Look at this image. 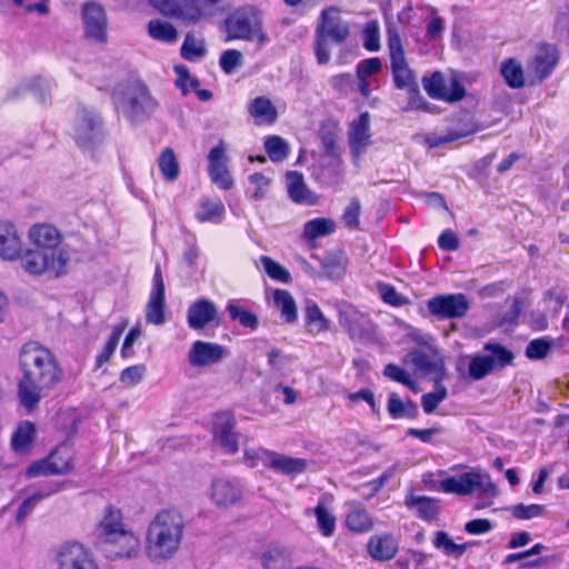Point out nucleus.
Here are the masks:
<instances>
[{
	"label": "nucleus",
	"mask_w": 569,
	"mask_h": 569,
	"mask_svg": "<svg viewBox=\"0 0 569 569\" xmlns=\"http://www.w3.org/2000/svg\"><path fill=\"white\" fill-rule=\"evenodd\" d=\"M382 69V61L379 57H372L361 60L356 68L357 78H369Z\"/></svg>",
	"instance_id": "obj_61"
},
{
	"label": "nucleus",
	"mask_w": 569,
	"mask_h": 569,
	"mask_svg": "<svg viewBox=\"0 0 569 569\" xmlns=\"http://www.w3.org/2000/svg\"><path fill=\"white\" fill-rule=\"evenodd\" d=\"M470 309L463 293L436 295L427 301V310L437 320L463 318Z\"/></svg>",
	"instance_id": "obj_12"
},
{
	"label": "nucleus",
	"mask_w": 569,
	"mask_h": 569,
	"mask_svg": "<svg viewBox=\"0 0 569 569\" xmlns=\"http://www.w3.org/2000/svg\"><path fill=\"white\" fill-rule=\"evenodd\" d=\"M274 455L276 451L266 448H257L246 450L244 459L251 468L262 466L271 469V461L274 459Z\"/></svg>",
	"instance_id": "obj_52"
},
{
	"label": "nucleus",
	"mask_w": 569,
	"mask_h": 569,
	"mask_svg": "<svg viewBox=\"0 0 569 569\" xmlns=\"http://www.w3.org/2000/svg\"><path fill=\"white\" fill-rule=\"evenodd\" d=\"M447 398V389L446 387L439 385L436 388V391L425 393L421 397L422 409L426 413H432L439 403Z\"/></svg>",
	"instance_id": "obj_57"
},
{
	"label": "nucleus",
	"mask_w": 569,
	"mask_h": 569,
	"mask_svg": "<svg viewBox=\"0 0 569 569\" xmlns=\"http://www.w3.org/2000/svg\"><path fill=\"white\" fill-rule=\"evenodd\" d=\"M336 223L329 218H315L305 223L303 236L306 239L315 240L319 237L331 234Z\"/></svg>",
	"instance_id": "obj_46"
},
{
	"label": "nucleus",
	"mask_w": 569,
	"mask_h": 569,
	"mask_svg": "<svg viewBox=\"0 0 569 569\" xmlns=\"http://www.w3.org/2000/svg\"><path fill=\"white\" fill-rule=\"evenodd\" d=\"M61 488L62 485L56 481H46L41 483L38 489L31 496L27 497L19 506L16 515L17 525L21 526L24 522L27 516L41 500L59 492Z\"/></svg>",
	"instance_id": "obj_28"
},
{
	"label": "nucleus",
	"mask_w": 569,
	"mask_h": 569,
	"mask_svg": "<svg viewBox=\"0 0 569 569\" xmlns=\"http://www.w3.org/2000/svg\"><path fill=\"white\" fill-rule=\"evenodd\" d=\"M81 17L87 39L103 43L107 40V17L103 7L94 0L82 4Z\"/></svg>",
	"instance_id": "obj_16"
},
{
	"label": "nucleus",
	"mask_w": 569,
	"mask_h": 569,
	"mask_svg": "<svg viewBox=\"0 0 569 569\" xmlns=\"http://www.w3.org/2000/svg\"><path fill=\"white\" fill-rule=\"evenodd\" d=\"M399 551V539L391 532L375 533L366 543V552L373 562L392 560Z\"/></svg>",
	"instance_id": "obj_20"
},
{
	"label": "nucleus",
	"mask_w": 569,
	"mask_h": 569,
	"mask_svg": "<svg viewBox=\"0 0 569 569\" xmlns=\"http://www.w3.org/2000/svg\"><path fill=\"white\" fill-rule=\"evenodd\" d=\"M345 527L352 533H367L375 527V518L360 501L346 503Z\"/></svg>",
	"instance_id": "obj_25"
},
{
	"label": "nucleus",
	"mask_w": 569,
	"mask_h": 569,
	"mask_svg": "<svg viewBox=\"0 0 569 569\" xmlns=\"http://www.w3.org/2000/svg\"><path fill=\"white\" fill-rule=\"evenodd\" d=\"M423 88L427 94L435 99L453 103L461 101L466 97V88L457 77L450 80L441 71H435L422 79Z\"/></svg>",
	"instance_id": "obj_11"
},
{
	"label": "nucleus",
	"mask_w": 569,
	"mask_h": 569,
	"mask_svg": "<svg viewBox=\"0 0 569 569\" xmlns=\"http://www.w3.org/2000/svg\"><path fill=\"white\" fill-rule=\"evenodd\" d=\"M148 34L152 39L164 43H173L178 39L177 29L170 22L159 19L149 21Z\"/></svg>",
	"instance_id": "obj_44"
},
{
	"label": "nucleus",
	"mask_w": 569,
	"mask_h": 569,
	"mask_svg": "<svg viewBox=\"0 0 569 569\" xmlns=\"http://www.w3.org/2000/svg\"><path fill=\"white\" fill-rule=\"evenodd\" d=\"M361 204L358 199H352L342 213V221L350 230H357L360 227Z\"/></svg>",
	"instance_id": "obj_56"
},
{
	"label": "nucleus",
	"mask_w": 569,
	"mask_h": 569,
	"mask_svg": "<svg viewBox=\"0 0 569 569\" xmlns=\"http://www.w3.org/2000/svg\"><path fill=\"white\" fill-rule=\"evenodd\" d=\"M236 420L231 411H221L214 415L212 433L220 442V446L228 453H236L239 450L238 433L233 431Z\"/></svg>",
	"instance_id": "obj_22"
},
{
	"label": "nucleus",
	"mask_w": 569,
	"mask_h": 569,
	"mask_svg": "<svg viewBox=\"0 0 569 569\" xmlns=\"http://www.w3.org/2000/svg\"><path fill=\"white\" fill-rule=\"evenodd\" d=\"M242 54L236 49L224 50L219 59L220 68L226 73H231L240 63Z\"/></svg>",
	"instance_id": "obj_62"
},
{
	"label": "nucleus",
	"mask_w": 569,
	"mask_h": 569,
	"mask_svg": "<svg viewBox=\"0 0 569 569\" xmlns=\"http://www.w3.org/2000/svg\"><path fill=\"white\" fill-rule=\"evenodd\" d=\"M405 505L408 509H417L418 517L425 521L436 519L440 512L438 499L427 496H415L412 491L406 496Z\"/></svg>",
	"instance_id": "obj_32"
},
{
	"label": "nucleus",
	"mask_w": 569,
	"mask_h": 569,
	"mask_svg": "<svg viewBox=\"0 0 569 569\" xmlns=\"http://www.w3.org/2000/svg\"><path fill=\"white\" fill-rule=\"evenodd\" d=\"M307 516L313 515L319 532L323 537H331L336 531V517L330 512L326 501L321 498L317 506L305 511Z\"/></svg>",
	"instance_id": "obj_39"
},
{
	"label": "nucleus",
	"mask_w": 569,
	"mask_h": 569,
	"mask_svg": "<svg viewBox=\"0 0 569 569\" xmlns=\"http://www.w3.org/2000/svg\"><path fill=\"white\" fill-rule=\"evenodd\" d=\"M381 300L392 307H401L408 302V299L400 295L397 289L389 283H381L379 286Z\"/></svg>",
	"instance_id": "obj_59"
},
{
	"label": "nucleus",
	"mask_w": 569,
	"mask_h": 569,
	"mask_svg": "<svg viewBox=\"0 0 569 569\" xmlns=\"http://www.w3.org/2000/svg\"><path fill=\"white\" fill-rule=\"evenodd\" d=\"M388 413L392 419H416L419 415L418 406L410 399L403 401L397 393L389 395Z\"/></svg>",
	"instance_id": "obj_41"
},
{
	"label": "nucleus",
	"mask_w": 569,
	"mask_h": 569,
	"mask_svg": "<svg viewBox=\"0 0 569 569\" xmlns=\"http://www.w3.org/2000/svg\"><path fill=\"white\" fill-rule=\"evenodd\" d=\"M287 181L288 196L295 203L316 204L318 202V197L308 188L301 172L289 171Z\"/></svg>",
	"instance_id": "obj_29"
},
{
	"label": "nucleus",
	"mask_w": 569,
	"mask_h": 569,
	"mask_svg": "<svg viewBox=\"0 0 569 569\" xmlns=\"http://www.w3.org/2000/svg\"><path fill=\"white\" fill-rule=\"evenodd\" d=\"M390 68L395 87L400 90H407L410 94V109L422 107L423 102L420 97L419 84L413 71L408 66L407 59L391 61Z\"/></svg>",
	"instance_id": "obj_19"
},
{
	"label": "nucleus",
	"mask_w": 569,
	"mask_h": 569,
	"mask_svg": "<svg viewBox=\"0 0 569 569\" xmlns=\"http://www.w3.org/2000/svg\"><path fill=\"white\" fill-rule=\"evenodd\" d=\"M513 518L518 520H529L532 518H538L543 516L545 506L532 503V505H523L518 503L511 507L510 509Z\"/></svg>",
	"instance_id": "obj_54"
},
{
	"label": "nucleus",
	"mask_w": 569,
	"mask_h": 569,
	"mask_svg": "<svg viewBox=\"0 0 569 569\" xmlns=\"http://www.w3.org/2000/svg\"><path fill=\"white\" fill-rule=\"evenodd\" d=\"M57 569H99L93 555L77 541H67L56 553Z\"/></svg>",
	"instance_id": "obj_15"
},
{
	"label": "nucleus",
	"mask_w": 569,
	"mask_h": 569,
	"mask_svg": "<svg viewBox=\"0 0 569 569\" xmlns=\"http://www.w3.org/2000/svg\"><path fill=\"white\" fill-rule=\"evenodd\" d=\"M28 239L32 248L26 249L22 258V269L28 274L60 278L68 273L70 256L62 247L63 234L56 226L34 223L28 230Z\"/></svg>",
	"instance_id": "obj_2"
},
{
	"label": "nucleus",
	"mask_w": 569,
	"mask_h": 569,
	"mask_svg": "<svg viewBox=\"0 0 569 569\" xmlns=\"http://www.w3.org/2000/svg\"><path fill=\"white\" fill-rule=\"evenodd\" d=\"M363 47L367 51L376 52L380 49V34L378 23L368 22L363 29Z\"/></svg>",
	"instance_id": "obj_58"
},
{
	"label": "nucleus",
	"mask_w": 569,
	"mask_h": 569,
	"mask_svg": "<svg viewBox=\"0 0 569 569\" xmlns=\"http://www.w3.org/2000/svg\"><path fill=\"white\" fill-rule=\"evenodd\" d=\"M21 377L17 398L27 413L37 410L44 393L53 389L63 377L52 351L36 341L24 343L19 353Z\"/></svg>",
	"instance_id": "obj_1"
},
{
	"label": "nucleus",
	"mask_w": 569,
	"mask_h": 569,
	"mask_svg": "<svg viewBox=\"0 0 569 569\" xmlns=\"http://www.w3.org/2000/svg\"><path fill=\"white\" fill-rule=\"evenodd\" d=\"M226 40H256L263 44L268 37L263 30V19L260 10L252 6L237 8L223 21Z\"/></svg>",
	"instance_id": "obj_6"
},
{
	"label": "nucleus",
	"mask_w": 569,
	"mask_h": 569,
	"mask_svg": "<svg viewBox=\"0 0 569 569\" xmlns=\"http://www.w3.org/2000/svg\"><path fill=\"white\" fill-rule=\"evenodd\" d=\"M76 452L68 441L59 443L48 456L32 461L26 469L29 479L37 477L64 476L74 469Z\"/></svg>",
	"instance_id": "obj_7"
},
{
	"label": "nucleus",
	"mask_w": 569,
	"mask_h": 569,
	"mask_svg": "<svg viewBox=\"0 0 569 569\" xmlns=\"http://www.w3.org/2000/svg\"><path fill=\"white\" fill-rule=\"evenodd\" d=\"M226 0H149L162 16L186 23H197L204 17L203 4L218 9Z\"/></svg>",
	"instance_id": "obj_8"
},
{
	"label": "nucleus",
	"mask_w": 569,
	"mask_h": 569,
	"mask_svg": "<svg viewBox=\"0 0 569 569\" xmlns=\"http://www.w3.org/2000/svg\"><path fill=\"white\" fill-rule=\"evenodd\" d=\"M271 469L286 476H296L307 469V461L302 458H295L276 452L271 461Z\"/></svg>",
	"instance_id": "obj_42"
},
{
	"label": "nucleus",
	"mask_w": 569,
	"mask_h": 569,
	"mask_svg": "<svg viewBox=\"0 0 569 569\" xmlns=\"http://www.w3.org/2000/svg\"><path fill=\"white\" fill-rule=\"evenodd\" d=\"M180 53L183 59L193 61L204 56L206 49L201 44H198L191 34H187L181 46Z\"/></svg>",
	"instance_id": "obj_60"
},
{
	"label": "nucleus",
	"mask_w": 569,
	"mask_h": 569,
	"mask_svg": "<svg viewBox=\"0 0 569 569\" xmlns=\"http://www.w3.org/2000/svg\"><path fill=\"white\" fill-rule=\"evenodd\" d=\"M74 139L80 148H91L103 139V122L99 113L79 104L76 113Z\"/></svg>",
	"instance_id": "obj_10"
},
{
	"label": "nucleus",
	"mask_w": 569,
	"mask_h": 569,
	"mask_svg": "<svg viewBox=\"0 0 569 569\" xmlns=\"http://www.w3.org/2000/svg\"><path fill=\"white\" fill-rule=\"evenodd\" d=\"M128 326H129V320L127 318H123V319H121V321L119 323H117L112 328V331H111L109 338L107 339L106 345L103 346L101 351H99L98 355L96 356V361H94L96 369L101 368L103 365H106L110 361L111 357L113 356L114 351L118 348L120 338L123 335V332Z\"/></svg>",
	"instance_id": "obj_35"
},
{
	"label": "nucleus",
	"mask_w": 569,
	"mask_h": 569,
	"mask_svg": "<svg viewBox=\"0 0 569 569\" xmlns=\"http://www.w3.org/2000/svg\"><path fill=\"white\" fill-rule=\"evenodd\" d=\"M224 348L221 345L197 340L192 343L188 361L192 367H204L222 359Z\"/></svg>",
	"instance_id": "obj_26"
},
{
	"label": "nucleus",
	"mask_w": 569,
	"mask_h": 569,
	"mask_svg": "<svg viewBox=\"0 0 569 569\" xmlns=\"http://www.w3.org/2000/svg\"><path fill=\"white\" fill-rule=\"evenodd\" d=\"M487 355H477L470 359L468 372L473 380H481L495 369L512 365L515 355L500 343L488 342L483 346Z\"/></svg>",
	"instance_id": "obj_9"
},
{
	"label": "nucleus",
	"mask_w": 569,
	"mask_h": 569,
	"mask_svg": "<svg viewBox=\"0 0 569 569\" xmlns=\"http://www.w3.org/2000/svg\"><path fill=\"white\" fill-rule=\"evenodd\" d=\"M144 371V365L127 367L120 373V381L128 386H136L142 380Z\"/></svg>",
	"instance_id": "obj_64"
},
{
	"label": "nucleus",
	"mask_w": 569,
	"mask_h": 569,
	"mask_svg": "<svg viewBox=\"0 0 569 569\" xmlns=\"http://www.w3.org/2000/svg\"><path fill=\"white\" fill-rule=\"evenodd\" d=\"M339 122L335 119L321 121L318 130V137L322 143L323 152L332 159H339L340 151L338 147Z\"/></svg>",
	"instance_id": "obj_34"
},
{
	"label": "nucleus",
	"mask_w": 569,
	"mask_h": 569,
	"mask_svg": "<svg viewBox=\"0 0 569 569\" xmlns=\"http://www.w3.org/2000/svg\"><path fill=\"white\" fill-rule=\"evenodd\" d=\"M348 142L355 158H359L371 143L370 114L368 111L360 113L351 121L348 132Z\"/></svg>",
	"instance_id": "obj_23"
},
{
	"label": "nucleus",
	"mask_w": 569,
	"mask_h": 569,
	"mask_svg": "<svg viewBox=\"0 0 569 569\" xmlns=\"http://www.w3.org/2000/svg\"><path fill=\"white\" fill-rule=\"evenodd\" d=\"M476 489L482 492H495L496 486L489 480L485 482L482 475L476 471H467L459 476H448L439 481V490L443 493L467 496Z\"/></svg>",
	"instance_id": "obj_14"
},
{
	"label": "nucleus",
	"mask_w": 569,
	"mask_h": 569,
	"mask_svg": "<svg viewBox=\"0 0 569 569\" xmlns=\"http://www.w3.org/2000/svg\"><path fill=\"white\" fill-rule=\"evenodd\" d=\"M129 104L134 113H146L152 112L158 103L151 97L148 87L143 82L138 81L133 87Z\"/></svg>",
	"instance_id": "obj_40"
},
{
	"label": "nucleus",
	"mask_w": 569,
	"mask_h": 569,
	"mask_svg": "<svg viewBox=\"0 0 569 569\" xmlns=\"http://www.w3.org/2000/svg\"><path fill=\"white\" fill-rule=\"evenodd\" d=\"M305 325L309 333L319 335L330 329V321L325 317L319 306L308 300L305 306Z\"/></svg>",
	"instance_id": "obj_37"
},
{
	"label": "nucleus",
	"mask_w": 569,
	"mask_h": 569,
	"mask_svg": "<svg viewBox=\"0 0 569 569\" xmlns=\"http://www.w3.org/2000/svg\"><path fill=\"white\" fill-rule=\"evenodd\" d=\"M184 529L182 515L176 509L159 511L148 526L144 550L152 561L168 560L179 549Z\"/></svg>",
	"instance_id": "obj_4"
},
{
	"label": "nucleus",
	"mask_w": 569,
	"mask_h": 569,
	"mask_svg": "<svg viewBox=\"0 0 569 569\" xmlns=\"http://www.w3.org/2000/svg\"><path fill=\"white\" fill-rule=\"evenodd\" d=\"M560 51L556 44L539 43L527 67L530 73V84L542 83L558 66Z\"/></svg>",
	"instance_id": "obj_13"
},
{
	"label": "nucleus",
	"mask_w": 569,
	"mask_h": 569,
	"mask_svg": "<svg viewBox=\"0 0 569 569\" xmlns=\"http://www.w3.org/2000/svg\"><path fill=\"white\" fill-rule=\"evenodd\" d=\"M37 437L36 425L29 420L20 421L11 435L10 446L16 453L27 455L31 451Z\"/></svg>",
	"instance_id": "obj_30"
},
{
	"label": "nucleus",
	"mask_w": 569,
	"mask_h": 569,
	"mask_svg": "<svg viewBox=\"0 0 569 569\" xmlns=\"http://www.w3.org/2000/svg\"><path fill=\"white\" fill-rule=\"evenodd\" d=\"M210 499L219 508L233 507L241 503L242 489L228 479H214L210 486Z\"/></svg>",
	"instance_id": "obj_24"
},
{
	"label": "nucleus",
	"mask_w": 569,
	"mask_h": 569,
	"mask_svg": "<svg viewBox=\"0 0 569 569\" xmlns=\"http://www.w3.org/2000/svg\"><path fill=\"white\" fill-rule=\"evenodd\" d=\"M96 548L109 560L134 559L141 552L138 535L124 522L122 510L108 505L96 525Z\"/></svg>",
	"instance_id": "obj_3"
},
{
	"label": "nucleus",
	"mask_w": 569,
	"mask_h": 569,
	"mask_svg": "<svg viewBox=\"0 0 569 569\" xmlns=\"http://www.w3.org/2000/svg\"><path fill=\"white\" fill-rule=\"evenodd\" d=\"M552 348V340L550 338H536L531 340L525 350V355L530 360L545 359Z\"/></svg>",
	"instance_id": "obj_51"
},
{
	"label": "nucleus",
	"mask_w": 569,
	"mask_h": 569,
	"mask_svg": "<svg viewBox=\"0 0 569 569\" xmlns=\"http://www.w3.org/2000/svg\"><path fill=\"white\" fill-rule=\"evenodd\" d=\"M273 300L287 323L295 322L298 319L295 299L288 290L276 289L273 291Z\"/></svg>",
	"instance_id": "obj_43"
},
{
	"label": "nucleus",
	"mask_w": 569,
	"mask_h": 569,
	"mask_svg": "<svg viewBox=\"0 0 569 569\" xmlns=\"http://www.w3.org/2000/svg\"><path fill=\"white\" fill-rule=\"evenodd\" d=\"M347 266L348 258L340 249L326 252L320 261L322 274L330 280L341 279L346 273Z\"/></svg>",
	"instance_id": "obj_31"
},
{
	"label": "nucleus",
	"mask_w": 569,
	"mask_h": 569,
	"mask_svg": "<svg viewBox=\"0 0 569 569\" xmlns=\"http://www.w3.org/2000/svg\"><path fill=\"white\" fill-rule=\"evenodd\" d=\"M187 323L196 331L209 326L220 327L221 321L216 303L208 298H199L191 302L187 310Z\"/></svg>",
	"instance_id": "obj_18"
},
{
	"label": "nucleus",
	"mask_w": 569,
	"mask_h": 569,
	"mask_svg": "<svg viewBox=\"0 0 569 569\" xmlns=\"http://www.w3.org/2000/svg\"><path fill=\"white\" fill-rule=\"evenodd\" d=\"M248 114L257 127H271L278 121V110L264 96L253 98L247 107Z\"/></svg>",
	"instance_id": "obj_27"
},
{
	"label": "nucleus",
	"mask_w": 569,
	"mask_h": 569,
	"mask_svg": "<svg viewBox=\"0 0 569 569\" xmlns=\"http://www.w3.org/2000/svg\"><path fill=\"white\" fill-rule=\"evenodd\" d=\"M261 263L263 266V269L266 273L276 281L282 282V283H289L291 281V276L289 271L283 268L280 263L274 261L272 258L268 256H261L260 258Z\"/></svg>",
	"instance_id": "obj_53"
},
{
	"label": "nucleus",
	"mask_w": 569,
	"mask_h": 569,
	"mask_svg": "<svg viewBox=\"0 0 569 569\" xmlns=\"http://www.w3.org/2000/svg\"><path fill=\"white\" fill-rule=\"evenodd\" d=\"M227 311L229 313L230 319L233 321H239V323L242 327L249 328L251 330L258 329L259 320L257 315L253 313L252 311L242 309L231 301L227 305Z\"/></svg>",
	"instance_id": "obj_49"
},
{
	"label": "nucleus",
	"mask_w": 569,
	"mask_h": 569,
	"mask_svg": "<svg viewBox=\"0 0 569 569\" xmlns=\"http://www.w3.org/2000/svg\"><path fill=\"white\" fill-rule=\"evenodd\" d=\"M264 150L272 162H281L288 158L290 149L280 136H268L264 139Z\"/></svg>",
	"instance_id": "obj_48"
},
{
	"label": "nucleus",
	"mask_w": 569,
	"mask_h": 569,
	"mask_svg": "<svg viewBox=\"0 0 569 569\" xmlns=\"http://www.w3.org/2000/svg\"><path fill=\"white\" fill-rule=\"evenodd\" d=\"M471 542L455 543L446 531H437L433 539V546L442 550L447 556L460 557L462 556Z\"/></svg>",
	"instance_id": "obj_47"
},
{
	"label": "nucleus",
	"mask_w": 569,
	"mask_h": 569,
	"mask_svg": "<svg viewBox=\"0 0 569 569\" xmlns=\"http://www.w3.org/2000/svg\"><path fill=\"white\" fill-rule=\"evenodd\" d=\"M383 375L387 378L410 388L411 390L416 389V382L411 379L410 375L396 363H388L383 369Z\"/></svg>",
	"instance_id": "obj_55"
},
{
	"label": "nucleus",
	"mask_w": 569,
	"mask_h": 569,
	"mask_svg": "<svg viewBox=\"0 0 569 569\" xmlns=\"http://www.w3.org/2000/svg\"><path fill=\"white\" fill-rule=\"evenodd\" d=\"M291 552L281 543H271L261 555L263 569H289L291 567Z\"/></svg>",
	"instance_id": "obj_33"
},
{
	"label": "nucleus",
	"mask_w": 569,
	"mask_h": 569,
	"mask_svg": "<svg viewBox=\"0 0 569 569\" xmlns=\"http://www.w3.org/2000/svg\"><path fill=\"white\" fill-rule=\"evenodd\" d=\"M208 174L221 190H230L233 187V179L228 169L227 146L223 140H220L209 151Z\"/></svg>",
	"instance_id": "obj_17"
},
{
	"label": "nucleus",
	"mask_w": 569,
	"mask_h": 569,
	"mask_svg": "<svg viewBox=\"0 0 569 569\" xmlns=\"http://www.w3.org/2000/svg\"><path fill=\"white\" fill-rule=\"evenodd\" d=\"M22 239L17 227L8 220H0V259L6 261L20 260L24 254Z\"/></svg>",
	"instance_id": "obj_21"
},
{
	"label": "nucleus",
	"mask_w": 569,
	"mask_h": 569,
	"mask_svg": "<svg viewBox=\"0 0 569 569\" xmlns=\"http://www.w3.org/2000/svg\"><path fill=\"white\" fill-rule=\"evenodd\" d=\"M224 213V204L220 199L201 198L194 217L200 223H219Z\"/></svg>",
	"instance_id": "obj_38"
},
{
	"label": "nucleus",
	"mask_w": 569,
	"mask_h": 569,
	"mask_svg": "<svg viewBox=\"0 0 569 569\" xmlns=\"http://www.w3.org/2000/svg\"><path fill=\"white\" fill-rule=\"evenodd\" d=\"M500 74L511 89H521L526 86L525 69L515 58H507L500 63Z\"/></svg>",
	"instance_id": "obj_36"
},
{
	"label": "nucleus",
	"mask_w": 569,
	"mask_h": 569,
	"mask_svg": "<svg viewBox=\"0 0 569 569\" xmlns=\"http://www.w3.org/2000/svg\"><path fill=\"white\" fill-rule=\"evenodd\" d=\"M164 296L150 293L146 312V319L148 322L153 325H161L164 322Z\"/></svg>",
	"instance_id": "obj_50"
},
{
	"label": "nucleus",
	"mask_w": 569,
	"mask_h": 569,
	"mask_svg": "<svg viewBox=\"0 0 569 569\" xmlns=\"http://www.w3.org/2000/svg\"><path fill=\"white\" fill-rule=\"evenodd\" d=\"M410 357H411L410 360H411L412 365L421 372L432 373L437 370L436 362H433L430 359L428 353H426L423 351L416 350L410 353Z\"/></svg>",
	"instance_id": "obj_63"
},
{
	"label": "nucleus",
	"mask_w": 569,
	"mask_h": 569,
	"mask_svg": "<svg viewBox=\"0 0 569 569\" xmlns=\"http://www.w3.org/2000/svg\"><path fill=\"white\" fill-rule=\"evenodd\" d=\"M350 36L349 23L342 19L340 8H325L317 20L313 36V52L318 64H327L331 52L329 43L343 44Z\"/></svg>",
	"instance_id": "obj_5"
},
{
	"label": "nucleus",
	"mask_w": 569,
	"mask_h": 569,
	"mask_svg": "<svg viewBox=\"0 0 569 569\" xmlns=\"http://www.w3.org/2000/svg\"><path fill=\"white\" fill-rule=\"evenodd\" d=\"M158 167L166 181H174L178 178L180 172L179 162L171 148L161 151L158 158Z\"/></svg>",
	"instance_id": "obj_45"
}]
</instances>
